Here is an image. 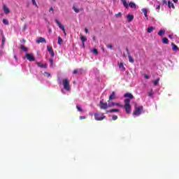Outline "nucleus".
Instances as JSON below:
<instances>
[{
    "mask_svg": "<svg viewBox=\"0 0 179 179\" xmlns=\"http://www.w3.org/2000/svg\"><path fill=\"white\" fill-rule=\"evenodd\" d=\"M57 82L59 85H62L64 87V89L61 90V92L63 94H66V92H71V85H69V80L64 78L63 80L61 79V78L58 77Z\"/></svg>",
    "mask_w": 179,
    "mask_h": 179,
    "instance_id": "obj_1",
    "label": "nucleus"
},
{
    "mask_svg": "<svg viewBox=\"0 0 179 179\" xmlns=\"http://www.w3.org/2000/svg\"><path fill=\"white\" fill-rule=\"evenodd\" d=\"M115 106H117L118 107H121L122 108H124L127 114L131 113V100L129 99H124V105H121L118 103H115Z\"/></svg>",
    "mask_w": 179,
    "mask_h": 179,
    "instance_id": "obj_2",
    "label": "nucleus"
},
{
    "mask_svg": "<svg viewBox=\"0 0 179 179\" xmlns=\"http://www.w3.org/2000/svg\"><path fill=\"white\" fill-rule=\"evenodd\" d=\"M142 113H143V106H138V105L136 103L135 106H134V110L133 113V115L139 117V115H141V114H142Z\"/></svg>",
    "mask_w": 179,
    "mask_h": 179,
    "instance_id": "obj_3",
    "label": "nucleus"
},
{
    "mask_svg": "<svg viewBox=\"0 0 179 179\" xmlns=\"http://www.w3.org/2000/svg\"><path fill=\"white\" fill-rule=\"evenodd\" d=\"M94 115L96 121H103V120L106 118V116H104L103 113H94Z\"/></svg>",
    "mask_w": 179,
    "mask_h": 179,
    "instance_id": "obj_4",
    "label": "nucleus"
},
{
    "mask_svg": "<svg viewBox=\"0 0 179 179\" xmlns=\"http://www.w3.org/2000/svg\"><path fill=\"white\" fill-rule=\"evenodd\" d=\"M25 58H27V59L30 62H34V61H36V58L34 57L33 54L27 53L25 55Z\"/></svg>",
    "mask_w": 179,
    "mask_h": 179,
    "instance_id": "obj_5",
    "label": "nucleus"
},
{
    "mask_svg": "<svg viewBox=\"0 0 179 179\" xmlns=\"http://www.w3.org/2000/svg\"><path fill=\"white\" fill-rule=\"evenodd\" d=\"M47 50L52 58H54L55 57V53L54 52V50H52V47L48 45L47 46Z\"/></svg>",
    "mask_w": 179,
    "mask_h": 179,
    "instance_id": "obj_6",
    "label": "nucleus"
},
{
    "mask_svg": "<svg viewBox=\"0 0 179 179\" xmlns=\"http://www.w3.org/2000/svg\"><path fill=\"white\" fill-rule=\"evenodd\" d=\"M99 104L101 110H107V108H108V104L107 103H103V100L100 101Z\"/></svg>",
    "mask_w": 179,
    "mask_h": 179,
    "instance_id": "obj_7",
    "label": "nucleus"
},
{
    "mask_svg": "<svg viewBox=\"0 0 179 179\" xmlns=\"http://www.w3.org/2000/svg\"><path fill=\"white\" fill-rule=\"evenodd\" d=\"M55 22L62 31H65V27H64L58 20H55Z\"/></svg>",
    "mask_w": 179,
    "mask_h": 179,
    "instance_id": "obj_8",
    "label": "nucleus"
},
{
    "mask_svg": "<svg viewBox=\"0 0 179 179\" xmlns=\"http://www.w3.org/2000/svg\"><path fill=\"white\" fill-rule=\"evenodd\" d=\"M124 97L125 99H129V100H132L134 99V95H132V94H131L129 92H127L124 94Z\"/></svg>",
    "mask_w": 179,
    "mask_h": 179,
    "instance_id": "obj_9",
    "label": "nucleus"
},
{
    "mask_svg": "<svg viewBox=\"0 0 179 179\" xmlns=\"http://www.w3.org/2000/svg\"><path fill=\"white\" fill-rule=\"evenodd\" d=\"M36 64L38 66H39V68H42L43 69H46L48 66L47 64H43L41 62H37Z\"/></svg>",
    "mask_w": 179,
    "mask_h": 179,
    "instance_id": "obj_10",
    "label": "nucleus"
},
{
    "mask_svg": "<svg viewBox=\"0 0 179 179\" xmlns=\"http://www.w3.org/2000/svg\"><path fill=\"white\" fill-rule=\"evenodd\" d=\"M127 21L129 22V23H131V22H132L134 20V15H131V14H128L126 16Z\"/></svg>",
    "mask_w": 179,
    "mask_h": 179,
    "instance_id": "obj_11",
    "label": "nucleus"
},
{
    "mask_svg": "<svg viewBox=\"0 0 179 179\" xmlns=\"http://www.w3.org/2000/svg\"><path fill=\"white\" fill-rule=\"evenodd\" d=\"M36 43L38 44H40V43H44L45 44L47 43V41L45 40V38H43V37H40L37 41Z\"/></svg>",
    "mask_w": 179,
    "mask_h": 179,
    "instance_id": "obj_12",
    "label": "nucleus"
},
{
    "mask_svg": "<svg viewBox=\"0 0 179 179\" xmlns=\"http://www.w3.org/2000/svg\"><path fill=\"white\" fill-rule=\"evenodd\" d=\"M3 10L6 15H8V13H10V10L8 9V7H6V5H3Z\"/></svg>",
    "mask_w": 179,
    "mask_h": 179,
    "instance_id": "obj_13",
    "label": "nucleus"
},
{
    "mask_svg": "<svg viewBox=\"0 0 179 179\" xmlns=\"http://www.w3.org/2000/svg\"><path fill=\"white\" fill-rule=\"evenodd\" d=\"M141 11L144 14L145 17H146L147 20L149 19L148 17V12H149V10L148 8H143Z\"/></svg>",
    "mask_w": 179,
    "mask_h": 179,
    "instance_id": "obj_14",
    "label": "nucleus"
},
{
    "mask_svg": "<svg viewBox=\"0 0 179 179\" xmlns=\"http://www.w3.org/2000/svg\"><path fill=\"white\" fill-rule=\"evenodd\" d=\"M167 6L169 8H172V9H176V6H174V3H173V2L170 1H168Z\"/></svg>",
    "mask_w": 179,
    "mask_h": 179,
    "instance_id": "obj_15",
    "label": "nucleus"
},
{
    "mask_svg": "<svg viewBox=\"0 0 179 179\" xmlns=\"http://www.w3.org/2000/svg\"><path fill=\"white\" fill-rule=\"evenodd\" d=\"M112 100H115V92H113L112 94L109 96V101Z\"/></svg>",
    "mask_w": 179,
    "mask_h": 179,
    "instance_id": "obj_16",
    "label": "nucleus"
},
{
    "mask_svg": "<svg viewBox=\"0 0 179 179\" xmlns=\"http://www.w3.org/2000/svg\"><path fill=\"white\" fill-rule=\"evenodd\" d=\"M171 45H172L173 51H179V48H178V46H177V45L172 43Z\"/></svg>",
    "mask_w": 179,
    "mask_h": 179,
    "instance_id": "obj_17",
    "label": "nucleus"
},
{
    "mask_svg": "<svg viewBox=\"0 0 179 179\" xmlns=\"http://www.w3.org/2000/svg\"><path fill=\"white\" fill-rule=\"evenodd\" d=\"M128 58H129V62L131 64H134V62H135V60H134V58H132V56H131V54H129V52H128Z\"/></svg>",
    "mask_w": 179,
    "mask_h": 179,
    "instance_id": "obj_18",
    "label": "nucleus"
},
{
    "mask_svg": "<svg viewBox=\"0 0 179 179\" xmlns=\"http://www.w3.org/2000/svg\"><path fill=\"white\" fill-rule=\"evenodd\" d=\"M164 34H166V31H165V30L160 29V30L158 31V36H160L161 37H162V36H164Z\"/></svg>",
    "mask_w": 179,
    "mask_h": 179,
    "instance_id": "obj_19",
    "label": "nucleus"
},
{
    "mask_svg": "<svg viewBox=\"0 0 179 179\" xmlns=\"http://www.w3.org/2000/svg\"><path fill=\"white\" fill-rule=\"evenodd\" d=\"M119 68H120V69L122 72H125V67L124 66V64H123V63H120V64Z\"/></svg>",
    "mask_w": 179,
    "mask_h": 179,
    "instance_id": "obj_20",
    "label": "nucleus"
},
{
    "mask_svg": "<svg viewBox=\"0 0 179 179\" xmlns=\"http://www.w3.org/2000/svg\"><path fill=\"white\" fill-rule=\"evenodd\" d=\"M48 62H50V68H54V60L51 58L48 59Z\"/></svg>",
    "mask_w": 179,
    "mask_h": 179,
    "instance_id": "obj_21",
    "label": "nucleus"
},
{
    "mask_svg": "<svg viewBox=\"0 0 179 179\" xmlns=\"http://www.w3.org/2000/svg\"><path fill=\"white\" fill-rule=\"evenodd\" d=\"M129 6L131 7V9H135V8H136V4H135L134 2H130L129 3Z\"/></svg>",
    "mask_w": 179,
    "mask_h": 179,
    "instance_id": "obj_22",
    "label": "nucleus"
},
{
    "mask_svg": "<svg viewBox=\"0 0 179 179\" xmlns=\"http://www.w3.org/2000/svg\"><path fill=\"white\" fill-rule=\"evenodd\" d=\"M155 29H156L155 27H149L147 29V31H148V33H152V31H153V30H155Z\"/></svg>",
    "mask_w": 179,
    "mask_h": 179,
    "instance_id": "obj_23",
    "label": "nucleus"
},
{
    "mask_svg": "<svg viewBox=\"0 0 179 179\" xmlns=\"http://www.w3.org/2000/svg\"><path fill=\"white\" fill-rule=\"evenodd\" d=\"M122 2L123 3V6H124V8H128L129 5H128V3H127V0H122Z\"/></svg>",
    "mask_w": 179,
    "mask_h": 179,
    "instance_id": "obj_24",
    "label": "nucleus"
},
{
    "mask_svg": "<svg viewBox=\"0 0 179 179\" xmlns=\"http://www.w3.org/2000/svg\"><path fill=\"white\" fill-rule=\"evenodd\" d=\"M162 43H163V44H169V41L167 38H162Z\"/></svg>",
    "mask_w": 179,
    "mask_h": 179,
    "instance_id": "obj_25",
    "label": "nucleus"
},
{
    "mask_svg": "<svg viewBox=\"0 0 179 179\" xmlns=\"http://www.w3.org/2000/svg\"><path fill=\"white\" fill-rule=\"evenodd\" d=\"M118 111H120V110L118 109H111L109 110H106V113H118Z\"/></svg>",
    "mask_w": 179,
    "mask_h": 179,
    "instance_id": "obj_26",
    "label": "nucleus"
},
{
    "mask_svg": "<svg viewBox=\"0 0 179 179\" xmlns=\"http://www.w3.org/2000/svg\"><path fill=\"white\" fill-rule=\"evenodd\" d=\"M160 80V78H157L153 81L154 86H157L159 85V82Z\"/></svg>",
    "mask_w": 179,
    "mask_h": 179,
    "instance_id": "obj_27",
    "label": "nucleus"
},
{
    "mask_svg": "<svg viewBox=\"0 0 179 179\" xmlns=\"http://www.w3.org/2000/svg\"><path fill=\"white\" fill-rule=\"evenodd\" d=\"M92 52H93V54H94V55H99V51L96 48L92 49Z\"/></svg>",
    "mask_w": 179,
    "mask_h": 179,
    "instance_id": "obj_28",
    "label": "nucleus"
},
{
    "mask_svg": "<svg viewBox=\"0 0 179 179\" xmlns=\"http://www.w3.org/2000/svg\"><path fill=\"white\" fill-rule=\"evenodd\" d=\"M168 65H169V66L173 68V66H174V62H173V61L169 59V60H168Z\"/></svg>",
    "mask_w": 179,
    "mask_h": 179,
    "instance_id": "obj_29",
    "label": "nucleus"
},
{
    "mask_svg": "<svg viewBox=\"0 0 179 179\" xmlns=\"http://www.w3.org/2000/svg\"><path fill=\"white\" fill-rule=\"evenodd\" d=\"M80 40H81L82 43H85V41H87V38L84 36H82L80 37Z\"/></svg>",
    "mask_w": 179,
    "mask_h": 179,
    "instance_id": "obj_30",
    "label": "nucleus"
},
{
    "mask_svg": "<svg viewBox=\"0 0 179 179\" xmlns=\"http://www.w3.org/2000/svg\"><path fill=\"white\" fill-rule=\"evenodd\" d=\"M62 38H61L60 36L58 37V41H57V44H59V45H61V44H62Z\"/></svg>",
    "mask_w": 179,
    "mask_h": 179,
    "instance_id": "obj_31",
    "label": "nucleus"
},
{
    "mask_svg": "<svg viewBox=\"0 0 179 179\" xmlns=\"http://www.w3.org/2000/svg\"><path fill=\"white\" fill-rule=\"evenodd\" d=\"M114 106H115V102L108 101V107H114Z\"/></svg>",
    "mask_w": 179,
    "mask_h": 179,
    "instance_id": "obj_32",
    "label": "nucleus"
},
{
    "mask_svg": "<svg viewBox=\"0 0 179 179\" xmlns=\"http://www.w3.org/2000/svg\"><path fill=\"white\" fill-rule=\"evenodd\" d=\"M169 38H171V40H173V39H174V38H176L177 35L169 34Z\"/></svg>",
    "mask_w": 179,
    "mask_h": 179,
    "instance_id": "obj_33",
    "label": "nucleus"
},
{
    "mask_svg": "<svg viewBox=\"0 0 179 179\" xmlns=\"http://www.w3.org/2000/svg\"><path fill=\"white\" fill-rule=\"evenodd\" d=\"M21 50H22V51H24V52H27L28 51L27 48L24 47V45H21Z\"/></svg>",
    "mask_w": 179,
    "mask_h": 179,
    "instance_id": "obj_34",
    "label": "nucleus"
},
{
    "mask_svg": "<svg viewBox=\"0 0 179 179\" xmlns=\"http://www.w3.org/2000/svg\"><path fill=\"white\" fill-rule=\"evenodd\" d=\"M3 24L8 25L9 24V21L6 19H3Z\"/></svg>",
    "mask_w": 179,
    "mask_h": 179,
    "instance_id": "obj_35",
    "label": "nucleus"
},
{
    "mask_svg": "<svg viewBox=\"0 0 179 179\" xmlns=\"http://www.w3.org/2000/svg\"><path fill=\"white\" fill-rule=\"evenodd\" d=\"M112 120H113V121H115V120H118V116H117L116 115H113L112 116Z\"/></svg>",
    "mask_w": 179,
    "mask_h": 179,
    "instance_id": "obj_36",
    "label": "nucleus"
},
{
    "mask_svg": "<svg viewBox=\"0 0 179 179\" xmlns=\"http://www.w3.org/2000/svg\"><path fill=\"white\" fill-rule=\"evenodd\" d=\"M32 5H34V6H36V8H38V6L37 5L36 0H32Z\"/></svg>",
    "mask_w": 179,
    "mask_h": 179,
    "instance_id": "obj_37",
    "label": "nucleus"
},
{
    "mask_svg": "<svg viewBox=\"0 0 179 179\" xmlns=\"http://www.w3.org/2000/svg\"><path fill=\"white\" fill-rule=\"evenodd\" d=\"M76 108H77L78 111H80V112H82V111H83L82 108H81L80 106H79V105H77V106H76Z\"/></svg>",
    "mask_w": 179,
    "mask_h": 179,
    "instance_id": "obj_38",
    "label": "nucleus"
},
{
    "mask_svg": "<svg viewBox=\"0 0 179 179\" xmlns=\"http://www.w3.org/2000/svg\"><path fill=\"white\" fill-rule=\"evenodd\" d=\"M73 9L74 10V12H76V13H79V9L76 8V7L73 6Z\"/></svg>",
    "mask_w": 179,
    "mask_h": 179,
    "instance_id": "obj_39",
    "label": "nucleus"
},
{
    "mask_svg": "<svg viewBox=\"0 0 179 179\" xmlns=\"http://www.w3.org/2000/svg\"><path fill=\"white\" fill-rule=\"evenodd\" d=\"M45 75H46L47 78H51V74L47 71L44 72Z\"/></svg>",
    "mask_w": 179,
    "mask_h": 179,
    "instance_id": "obj_40",
    "label": "nucleus"
},
{
    "mask_svg": "<svg viewBox=\"0 0 179 179\" xmlns=\"http://www.w3.org/2000/svg\"><path fill=\"white\" fill-rule=\"evenodd\" d=\"M162 5H166V6H167V5H168L167 1H166V0H162Z\"/></svg>",
    "mask_w": 179,
    "mask_h": 179,
    "instance_id": "obj_41",
    "label": "nucleus"
},
{
    "mask_svg": "<svg viewBox=\"0 0 179 179\" xmlns=\"http://www.w3.org/2000/svg\"><path fill=\"white\" fill-rule=\"evenodd\" d=\"M78 72H79V71L78 69H75V70H73V75H76V73H78Z\"/></svg>",
    "mask_w": 179,
    "mask_h": 179,
    "instance_id": "obj_42",
    "label": "nucleus"
},
{
    "mask_svg": "<svg viewBox=\"0 0 179 179\" xmlns=\"http://www.w3.org/2000/svg\"><path fill=\"white\" fill-rule=\"evenodd\" d=\"M160 6L161 4H159L158 6H157L156 7L157 10H160Z\"/></svg>",
    "mask_w": 179,
    "mask_h": 179,
    "instance_id": "obj_43",
    "label": "nucleus"
},
{
    "mask_svg": "<svg viewBox=\"0 0 179 179\" xmlns=\"http://www.w3.org/2000/svg\"><path fill=\"white\" fill-rule=\"evenodd\" d=\"M80 120H86V116H80Z\"/></svg>",
    "mask_w": 179,
    "mask_h": 179,
    "instance_id": "obj_44",
    "label": "nucleus"
},
{
    "mask_svg": "<svg viewBox=\"0 0 179 179\" xmlns=\"http://www.w3.org/2000/svg\"><path fill=\"white\" fill-rule=\"evenodd\" d=\"M27 24H24L23 30H27Z\"/></svg>",
    "mask_w": 179,
    "mask_h": 179,
    "instance_id": "obj_45",
    "label": "nucleus"
},
{
    "mask_svg": "<svg viewBox=\"0 0 179 179\" xmlns=\"http://www.w3.org/2000/svg\"><path fill=\"white\" fill-rule=\"evenodd\" d=\"M144 78H145V79H149V76H148V74H145L144 75Z\"/></svg>",
    "mask_w": 179,
    "mask_h": 179,
    "instance_id": "obj_46",
    "label": "nucleus"
},
{
    "mask_svg": "<svg viewBox=\"0 0 179 179\" xmlns=\"http://www.w3.org/2000/svg\"><path fill=\"white\" fill-rule=\"evenodd\" d=\"M148 96H149V97H152L153 96V93L148 92Z\"/></svg>",
    "mask_w": 179,
    "mask_h": 179,
    "instance_id": "obj_47",
    "label": "nucleus"
},
{
    "mask_svg": "<svg viewBox=\"0 0 179 179\" xmlns=\"http://www.w3.org/2000/svg\"><path fill=\"white\" fill-rule=\"evenodd\" d=\"M107 47L108 48H110L111 50V48H113V45H108Z\"/></svg>",
    "mask_w": 179,
    "mask_h": 179,
    "instance_id": "obj_48",
    "label": "nucleus"
},
{
    "mask_svg": "<svg viewBox=\"0 0 179 179\" xmlns=\"http://www.w3.org/2000/svg\"><path fill=\"white\" fill-rule=\"evenodd\" d=\"M52 12V13H54V8H52V7H51L50 8V12Z\"/></svg>",
    "mask_w": 179,
    "mask_h": 179,
    "instance_id": "obj_49",
    "label": "nucleus"
},
{
    "mask_svg": "<svg viewBox=\"0 0 179 179\" xmlns=\"http://www.w3.org/2000/svg\"><path fill=\"white\" fill-rule=\"evenodd\" d=\"M174 3H177L178 2V0H172Z\"/></svg>",
    "mask_w": 179,
    "mask_h": 179,
    "instance_id": "obj_50",
    "label": "nucleus"
},
{
    "mask_svg": "<svg viewBox=\"0 0 179 179\" xmlns=\"http://www.w3.org/2000/svg\"><path fill=\"white\" fill-rule=\"evenodd\" d=\"M117 17H118V16H121V13H118L117 14H116Z\"/></svg>",
    "mask_w": 179,
    "mask_h": 179,
    "instance_id": "obj_51",
    "label": "nucleus"
},
{
    "mask_svg": "<svg viewBox=\"0 0 179 179\" xmlns=\"http://www.w3.org/2000/svg\"><path fill=\"white\" fill-rule=\"evenodd\" d=\"M2 43H3V44H5V38H2Z\"/></svg>",
    "mask_w": 179,
    "mask_h": 179,
    "instance_id": "obj_52",
    "label": "nucleus"
},
{
    "mask_svg": "<svg viewBox=\"0 0 179 179\" xmlns=\"http://www.w3.org/2000/svg\"><path fill=\"white\" fill-rule=\"evenodd\" d=\"M85 33H89V29H87V28H85Z\"/></svg>",
    "mask_w": 179,
    "mask_h": 179,
    "instance_id": "obj_53",
    "label": "nucleus"
},
{
    "mask_svg": "<svg viewBox=\"0 0 179 179\" xmlns=\"http://www.w3.org/2000/svg\"><path fill=\"white\" fill-rule=\"evenodd\" d=\"M126 51L127 52V55H128V52H129V50H128V48L126 49Z\"/></svg>",
    "mask_w": 179,
    "mask_h": 179,
    "instance_id": "obj_54",
    "label": "nucleus"
},
{
    "mask_svg": "<svg viewBox=\"0 0 179 179\" xmlns=\"http://www.w3.org/2000/svg\"><path fill=\"white\" fill-rule=\"evenodd\" d=\"M63 32H64V36H66V32L65 31Z\"/></svg>",
    "mask_w": 179,
    "mask_h": 179,
    "instance_id": "obj_55",
    "label": "nucleus"
},
{
    "mask_svg": "<svg viewBox=\"0 0 179 179\" xmlns=\"http://www.w3.org/2000/svg\"><path fill=\"white\" fill-rule=\"evenodd\" d=\"M51 31H52V30L51 29H49V33H51Z\"/></svg>",
    "mask_w": 179,
    "mask_h": 179,
    "instance_id": "obj_56",
    "label": "nucleus"
},
{
    "mask_svg": "<svg viewBox=\"0 0 179 179\" xmlns=\"http://www.w3.org/2000/svg\"><path fill=\"white\" fill-rule=\"evenodd\" d=\"M94 71H96V72H97V71H99V70H97V69H94Z\"/></svg>",
    "mask_w": 179,
    "mask_h": 179,
    "instance_id": "obj_57",
    "label": "nucleus"
},
{
    "mask_svg": "<svg viewBox=\"0 0 179 179\" xmlns=\"http://www.w3.org/2000/svg\"><path fill=\"white\" fill-rule=\"evenodd\" d=\"M83 47L85 48V43H83Z\"/></svg>",
    "mask_w": 179,
    "mask_h": 179,
    "instance_id": "obj_58",
    "label": "nucleus"
},
{
    "mask_svg": "<svg viewBox=\"0 0 179 179\" xmlns=\"http://www.w3.org/2000/svg\"><path fill=\"white\" fill-rule=\"evenodd\" d=\"M15 59H17V57L16 56H14Z\"/></svg>",
    "mask_w": 179,
    "mask_h": 179,
    "instance_id": "obj_59",
    "label": "nucleus"
},
{
    "mask_svg": "<svg viewBox=\"0 0 179 179\" xmlns=\"http://www.w3.org/2000/svg\"><path fill=\"white\" fill-rule=\"evenodd\" d=\"M103 51H104V49H103Z\"/></svg>",
    "mask_w": 179,
    "mask_h": 179,
    "instance_id": "obj_60",
    "label": "nucleus"
}]
</instances>
